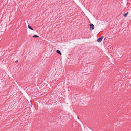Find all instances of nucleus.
<instances>
[{
	"label": "nucleus",
	"instance_id": "obj_4",
	"mask_svg": "<svg viewBox=\"0 0 131 131\" xmlns=\"http://www.w3.org/2000/svg\"><path fill=\"white\" fill-rule=\"evenodd\" d=\"M28 28L30 29L31 30H33V29L29 25H28Z\"/></svg>",
	"mask_w": 131,
	"mask_h": 131
},
{
	"label": "nucleus",
	"instance_id": "obj_7",
	"mask_svg": "<svg viewBox=\"0 0 131 131\" xmlns=\"http://www.w3.org/2000/svg\"><path fill=\"white\" fill-rule=\"evenodd\" d=\"M18 62V60H16V61H15V62Z\"/></svg>",
	"mask_w": 131,
	"mask_h": 131
},
{
	"label": "nucleus",
	"instance_id": "obj_5",
	"mask_svg": "<svg viewBox=\"0 0 131 131\" xmlns=\"http://www.w3.org/2000/svg\"><path fill=\"white\" fill-rule=\"evenodd\" d=\"M128 14V13H126L124 15V16L125 17H127V15Z\"/></svg>",
	"mask_w": 131,
	"mask_h": 131
},
{
	"label": "nucleus",
	"instance_id": "obj_8",
	"mask_svg": "<svg viewBox=\"0 0 131 131\" xmlns=\"http://www.w3.org/2000/svg\"><path fill=\"white\" fill-rule=\"evenodd\" d=\"M77 118H78V119H79V117L78 116H77Z\"/></svg>",
	"mask_w": 131,
	"mask_h": 131
},
{
	"label": "nucleus",
	"instance_id": "obj_1",
	"mask_svg": "<svg viewBox=\"0 0 131 131\" xmlns=\"http://www.w3.org/2000/svg\"><path fill=\"white\" fill-rule=\"evenodd\" d=\"M90 29L91 30H92L94 29V25L92 23H90L89 24Z\"/></svg>",
	"mask_w": 131,
	"mask_h": 131
},
{
	"label": "nucleus",
	"instance_id": "obj_3",
	"mask_svg": "<svg viewBox=\"0 0 131 131\" xmlns=\"http://www.w3.org/2000/svg\"><path fill=\"white\" fill-rule=\"evenodd\" d=\"M56 52L59 54L60 55H61V53L60 51L59 50H56Z\"/></svg>",
	"mask_w": 131,
	"mask_h": 131
},
{
	"label": "nucleus",
	"instance_id": "obj_6",
	"mask_svg": "<svg viewBox=\"0 0 131 131\" xmlns=\"http://www.w3.org/2000/svg\"><path fill=\"white\" fill-rule=\"evenodd\" d=\"M33 37L35 38H38L39 37V36L36 35H34L33 36Z\"/></svg>",
	"mask_w": 131,
	"mask_h": 131
},
{
	"label": "nucleus",
	"instance_id": "obj_2",
	"mask_svg": "<svg viewBox=\"0 0 131 131\" xmlns=\"http://www.w3.org/2000/svg\"><path fill=\"white\" fill-rule=\"evenodd\" d=\"M103 37L102 36L98 39L97 41L98 42H101L103 38Z\"/></svg>",
	"mask_w": 131,
	"mask_h": 131
}]
</instances>
